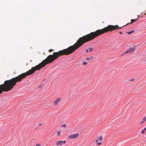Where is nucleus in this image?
Wrapping results in <instances>:
<instances>
[{"label":"nucleus","instance_id":"nucleus-16","mask_svg":"<svg viewBox=\"0 0 146 146\" xmlns=\"http://www.w3.org/2000/svg\"><path fill=\"white\" fill-rule=\"evenodd\" d=\"M36 146H41V145L39 144H36Z\"/></svg>","mask_w":146,"mask_h":146},{"label":"nucleus","instance_id":"nucleus-12","mask_svg":"<svg viewBox=\"0 0 146 146\" xmlns=\"http://www.w3.org/2000/svg\"><path fill=\"white\" fill-rule=\"evenodd\" d=\"M145 131L144 129L142 130L141 132L142 134H144L145 133Z\"/></svg>","mask_w":146,"mask_h":146},{"label":"nucleus","instance_id":"nucleus-8","mask_svg":"<svg viewBox=\"0 0 146 146\" xmlns=\"http://www.w3.org/2000/svg\"><path fill=\"white\" fill-rule=\"evenodd\" d=\"M93 58V57L92 56L90 57L86 58V60H89L92 59Z\"/></svg>","mask_w":146,"mask_h":146},{"label":"nucleus","instance_id":"nucleus-7","mask_svg":"<svg viewBox=\"0 0 146 146\" xmlns=\"http://www.w3.org/2000/svg\"><path fill=\"white\" fill-rule=\"evenodd\" d=\"M146 120V117H144L143 118L142 121L141 122V124H142L143 123H144Z\"/></svg>","mask_w":146,"mask_h":146},{"label":"nucleus","instance_id":"nucleus-19","mask_svg":"<svg viewBox=\"0 0 146 146\" xmlns=\"http://www.w3.org/2000/svg\"><path fill=\"white\" fill-rule=\"evenodd\" d=\"M144 129L145 130H146V127Z\"/></svg>","mask_w":146,"mask_h":146},{"label":"nucleus","instance_id":"nucleus-13","mask_svg":"<svg viewBox=\"0 0 146 146\" xmlns=\"http://www.w3.org/2000/svg\"><path fill=\"white\" fill-rule=\"evenodd\" d=\"M62 127H66V125L65 124H64L61 125Z\"/></svg>","mask_w":146,"mask_h":146},{"label":"nucleus","instance_id":"nucleus-18","mask_svg":"<svg viewBox=\"0 0 146 146\" xmlns=\"http://www.w3.org/2000/svg\"><path fill=\"white\" fill-rule=\"evenodd\" d=\"M119 33H120V34H122V32H119Z\"/></svg>","mask_w":146,"mask_h":146},{"label":"nucleus","instance_id":"nucleus-1","mask_svg":"<svg viewBox=\"0 0 146 146\" xmlns=\"http://www.w3.org/2000/svg\"><path fill=\"white\" fill-rule=\"evenodd\" d=\"M135 50V46L130 48L129 49L124 52L122 55H123L128 53L131 54Z\"/></svg>","mask_w":146,"mask_h":146},{"label":"nucleus","instance_id":"nucleus-3","mask_svg":"<svg viewBox=\"0 0 146 146\" xmlns=\"http://www.w3.org/2000/svg\"><path fill=\"white\" fill-rule=\"evenodd\" d=\"M66 143V141L64 140V141H62L61 140V141H57L56 143V145L57 146H61L62 145V144L63 143L64 144H65Z\"/></svg>","mask_w":146,"mask_h":146},{"label":"nucleus","instance_id":"nucleus-17","mask_svg":"<svg viewBox=\"0 0 146 146\" xmlns=\"http://www.w3.org/2000/svg\"><path fill=\"white\" fill-rule=\"evenodd\" d=\"M86 52H89V51H88V49H87L86 50Z\"/></svg>","mask_w":146,"mask_h":146},{"label":"nucleus","instance_id":"nucleus-6","mask_svg":"<svg viewBox=\"0 0 146 146\" xmlns=\"http://www.w3.org/2000/svg\"><path fill=\"white\" fill-rule=\"evenodd\" d=\"M139 18H138L137 19H132L131 20V22L130 23H128L126 25H128L129 24H131L132 23H133L135 22H136L138 19Z\"/></svg>","mask_w":146,"mask_h":146},{"label":"nucleus","instance_id":"nucleus-9","mask_svg":"<svg viewBox=\"0 0 146 146\" xmlns=\"http://www.w3.org/2000/svg\"><path fill=\"white\" fill-rule=\"evenodd\" d=\"M134 32H135L134 30H133L131 31H129V32H127V33L128 34H131V33Z\"/></svg>","mask_w":146,"mask_h":146},{"label":"nucleus","instance_id":"nucleus-15","mask_svg":"<svg viewBox=\"0 0 146 146\" xmlns=\"http://www.w3.org/2000/svg\"><path fill=\"white\" fill-rule=\"evenodd\" d=\"M54 50H52V49H50L49 50H48V51L50 52H51L53 51H54Z\"/></svg>","mask_w":146,"mask_h":146},{"label":"nucleus","instance_id":"nucleus-11","mask_svg":"<svg viewBox=\"0 0 146 146\" xmlns=\"http://www.w3.org/2000/svg\"><path fill=\"white\" fill-rule=\"evenodd\" d=\"M88 64V63L86 62H84L83 63V64L84 65H86Z\"/></svg>","mask_w":146,"mask_h":146},{"label":"nucleus","instance_id":"nucleus-14","mask_svg":"<svg viewBox=\"0 0 146 146\" xmlns=\"http://www.w3.org/2000/svg\"><path fill=\"white\" fill-rule=\"evenodd\" d=\"M60 131H58L57 133V135H60Z\"/></svg>","mask_w":146,"mask_h":146},{"label":"nucleus","instance_id":"nucleus-5","mask_svg":"<svg viewBox=\"0 0 146 146\" xmlns=\"http://www.w3.org/2000/svg\"><path fill=\"white\" fill-rule=\"evenodd\" d=\"M61 98H58L54 102L53 104V105L55 106H57L59 103L60 102L61 100Z\"/></svg>","mask_w":146,"mask_h":146},{"label":"nucleus","instance_id":"nucleus-10","mask_svg":"<svg viewBox=\"0 0 146 146\" xmlns=\"http://www.w3.org/2000/svg\"><path fill=\"white\" fill-rule=\"evenodd\" d=\"M93 48L92 47L90 48L89 49V50L90 52H91L93 50Z\"/></svg>","mask_w":146,"mask_h":146},{"label":"nucleus","instance_id":"nucleus-21","mask_svg":"<svg viewBox=\"0 0 146 146\" xmlns=\"http://www.w3.org/2000/svg\"><path fill=\"white\" fill-rule=\"evenodd\" d=\"M138 17H139V15H138Z\"/></svg>","mask_w":146,"mask_h":146},{"label":"nucleus","instance_id":"nucleus-20","mask_svg":"<svg viewBox=\"0 0 146 146\" xmlns=\"http://www.w3.org/2000/svg\"><path fill=\"white\" fill-rule=\"evenodd\" d=\"M134 80V79H132V80H131V81H133Z\"/></svg>","mask_w":146,"mask_h":146},{"label":"nucleus","instance_id":"nucleus-2","mask_svg":"<svg viewBox=\"0 0 146 146\" xmlns=\"http://www.w3.org/2000/svg\"><path fill=\"white\" fill-rule=\"evenodd\" d=\"M103 140V137L102 136H100L95 141V142L97 145H101L102 144L101 142H99L102 141Z\"/></svg>","mask_w":146,"mask_h":146},{"label":"nucleus","instance_id":"nucleus-4","mask_svg":"<svg viewBox=\"0 0 146 146\" xmlns=\"http://www.w3.org/2000/svg\"><path fill=\"white\" fill-rule=\"evenodd\" d=\"M79 135L78 133H76L75 134L72 135H69L68 137L70 139H74L77 137Z\"/></svg>","mask_w":146,"mask_h":146}]
</instances>
